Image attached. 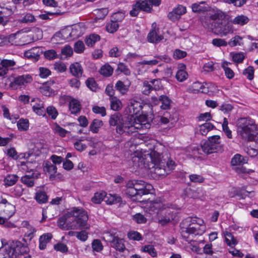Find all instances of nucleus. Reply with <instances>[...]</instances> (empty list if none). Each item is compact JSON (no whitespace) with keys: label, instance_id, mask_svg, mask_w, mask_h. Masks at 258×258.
<instances>
[{"label":"nucleus","instance_id":"obj_30","mask_svg":"<svg viewBox=\"0 0 258 258\" xmlns=\"http://www.w3.org/2000/svg\"><path fill=\"white\" fill-rule=\"evenodd\" d=\"M35 199L39 204H44L48 201V196L45 192L38 190L35 194Z\"/></svg>","mask_w":258,"mask_h":258},{"label":"nucleus","instance_id":"obj_48","mask_svg":"<svg viewBox=\"0 0 258 258\" xmlns=\"http://www.w3.org/2000/svg\"><path fill=\"white\" fill-rule=\"evenodd\" d=\"M228 125V121L226 117H224L222 125L223 131L225 133L228 138L231 139L232 138V133L231 131L229 128Z\"/></svg>","mask_w":258,"mask_h":258},{"label":"nucleus","instance_id":"obj_21","mask_svg":"<svg viewBox=\"0 0 258 258\" xmlns=\"http://www.w3.org/2000/svg\"><path fill=\"white\" fill-rule=\"evenodd\" d=\"M69 109L72 114H76L79 113L81 109L80 102L75 99L71 100L69 103Z\"/></svg>","mask_w":258,"mask_h":258},{"label":"nucleus","instance_id":"obj_23","mask_svg":"<svg viewBox=\"0 0 258 258\" xmlns=\"http://www.w3.org/2000/svg\"><path fill=\"white\" fill-rule=\"evenodd\" d=\"M136 7H139L140 11L147 13L151 12L152 6L151 4L148 3V1H139L136 3Z\"/></svg>","mask_w":258,"mask_h":258},{"label":"nucleus","instance_id":"obj_7","mask_svg":"<svg viewBox=\"0 0 258 258\" xmlns=\"http://www.w3.org/2000/svg\"><path fill=\"white\" fill-rule=\"evenodd\" d=\"M126 194L140 201L142 195L150 193L152 186L143 180H130L126 183Z\"/></svg>","mask_w":258,"mask_h":258},{"label":"nucleus","instance_id":"obj_62","mask_svg":"<svg viewBox=\"0 0 258 258\" xmlns=\"http://www.w3.org/2000/svg\"><path fill=\"white\" fill-rule=\"evenodd\" d=\"M186 55V52L178 49H175L173 53V57L175 59H181L184 58Z\"/></svg>","mask_w":258,"mask_h":258},{"label":"nucleus","instance_id":"obj_57","mask_svg":"<svg viewBox=\"0 0 258 258\" xmlns=\"http://www.w3.org/2000/svg\"><path fill=\"white\" fill-rule=\"evenodd\" d=\"M153 86V89L156 91L159 90L163 88L161 81L160 79H153L150 81Z\"/></svg>","mask_w":258,"mask_h":258},{"label":"nucleus","instance_id":"obj_60","mask_svg":"<svg viewBox=\"0 0 258 258\" xmlns=\"http://www.w3.org/2000/svg\"><path fill=\"white\" fill-rule=\"evenodd\" d=\"M85 49V45L83 41H78L74 45V50L77 53H82Z\"/></svg>","mask_w":258,"mask_h":258},{"label":"nucleus","instance_id":"obj_33","mask_svg":"<svg viewBox=\"0 0 258 258\" xmlns=\"http://www.w3.org/2000/svg\"><path fill=\"white\" fill-rule=\"evenodd\" d=\"M106 196V193L105 191L97 192L92 198L91 201L94 204H99L103 200H105Z\"/></svg>","mask_w":258,"mask_h":258},{"label":"nucleus","instance_id":"obj_56","mask_svg":"<svg viewBox=\"0 0 258 258\" xmlns=\"http://www.w3.org/2000/svg\"><path fill=\"white\" fill-rule=\"evenodd\" d=\"M187 73L183 70H178L176 75V78L180 82H183L187 79Z\"/></svg>","mask_w":258,"mask_h":258},{"label":"nucleus","instance_id":"obj_45","mask_svg":"<svg viewBox=\"0 0 258 258\" xmlns=\"http://www.w3.org/2000/svg\"><path fill=\"white\" fill-rule=\"evenodd\" d=\"M230 62L227 61H224L222 64V67L224 70L225 74L227 78L232 79L234 76L233 71L228 67L229 64H231Z\"/></svg>","mask_w":258,"mask_h":258},{"label":"nucleus","instance_id":"obj_55","mask_svg":"<svg viewBox=\"0 0 258 258\" xmlns=\"http://www.w3.org/2000/svg\"><path fill=\"white\" fill-rule=\"evenodd\" d=\"M46 111L48 115L50 116L52 119H55L58 115L57 110L52 106H48L46 108Z\"/></svg>","mask_w":258,"mask_h":258},{"label":"nucleus","instance_id":"obj_42","mask_svg":"<svg viewBox=\"0 0 258 258\" xmlns=\"http://www.w3.org/2000/svg\"><path fill=\"white\" fill-rule=\"evenodd\" d=\"M100 40V36L97 34H92L86 37L85 42L87 46L92 47L97 41Z\"/></svg>","mask_w":258,"mask_h":258},{"label":"nucleus","instance_id":"obj_15","mask_svg":"<svg viewBox=\"0 0 258 258\" xmlns=\"http://www.w3.org/2000/svg\"><path fill=\"white\" fill-rule=\"evenodd\" d=\"M158 29H156L155 28L151 29L147 36V40L150 43H158L162 39L163 37L158 34Z\"/></svg>","mask_w":258,"mask_h":258},{"label":"nucleus","instance_id":"obj_29","mask_svg":"<svg viewBox=\"0 0 258 258\" xmlns=\"http://www.w3.org/2000/svg\"><path fill=\"white\" fill-rule=\"evenodd\" d=\"M121 201V198L117 195H106L105 199V202L108 205L115 204L120 203Z\"/></svg>","mask_w":258,"mask_h":258},{"label":"nucleus","instance_id":"obj_46","mask_svg":"<svg viewBox=\"0 0 258 258\" xmlns=\"http://www.w3.org/2000/svg\"><path fill=\"white\" fill-rule=\"evenodd\" d=\"M245 163L243 157L239 154L235 155L231 159V163L232 166L241 165Z\"/></svg>","mask_w":258,"mask_h":258},{"label":"nucleus","instance_id":"obj_51","mask_svg":"<svg viewBox=\"0 0 258 258\" xmlns=\"http://www.w3.org/2000/svg\"><path fill=\"white\" fill-rule=\"evenodd\" d=\"M124 17V12L123 11H118L112 15L111 19L118 23L119 22H121Z\"/></svg>","mask_w":258,"mask_h":258},{"label":"nucleus","instance_id":"obj_36","mask_svg":"<svg viewBox=\"0 0 258 258\" xmlns=\"http://www.w3.org/2000/svg\"><path fill=\"white\" fill-rule=\"evenodd\" d=\"M111 108L115 111L119 110L122 108V103L116 97L110 98Z\"/></svg>","mask_w":258,"mask_h":258},{"label":"nucleus","instance_id":"obj_47","mask_svg":"<svg viewBox=\"0 0 258 258\" xmlns=\"http://www.w3.org/2000/svg\"><path fill=\"white\" fill-rule=\"evenodd\" d=\"M17 126L20 131H27L29 127V121L27 119H20L17 122Z\"/></svg>","mask_w":258,"mask_h":258},{"label":"nucleus","instance_id":"obj_3","mask_svg":"<svg viewBox=\"0 0 258 258\" xmlns=\"http://www.w3.org/2000/svg\"><path fill=\"white\" fill-rule=\"evenodd\" d=\"M205 23L209 28L221 36L233 32L232 25L224 19V14L220 11L210 12Z\"/></svg>","mask_w":258,"mask_h":258},{"label":"nucleus","instance_id":"obj_35","mask_svg":"<svg viewBox=\"0 0 258 258\" xmlns=\"http://www.w3.org/2000/svg\"><path fill=\"white\" fill-rule=\"evenodd\" d=\"M249 21V19L247 17L241 15L236 17L232 21V23L235 25H239L243 26L247 24Z\"/></svg>","mask_w":258,"mask_h":258},{"label":"nucleus","instance_id":"obj_27","mask_svg":"<svg viewBox=\"0 0 258 258\" xmlns=\"http://www.w3.org/2000/svg\"><path fill=\"white\" fill-rule=\"evenodd\" d=\"M130 86V83L125 84L123 82L121 81H118L115 85V88L122 95H124L128 91Z\"/></svg>","mask_w":258,"mask_h":258},{"label":"nucleus","instance_id":"obj_22","mask_svg":"<svg viewBox=\"0 0 258 258\" xmlns=\"http://www.w3.org/2000/svg\"><path fill=\"white\" fill-rule=\"evenodd\" d=\"M52 238V235L50 233L44 234L39 238V248L40 249H44L46 244Z\"/></svg>","mask_w":258,"mask_h":258},{"label":"nucleus","instance_id":"obj_34","mask_svg":"<svg viewBox=\"0 0 258 258\" xmlns=\"http://www.w3.org/2000/svg\"><path fill=\"white\" fill-rule=\"evenodd\" d=\"M225 241L227 244L230 246H235L237 243L236 239L233 236L231 233L226 231L224 233Z\"/></svg>","mask_w":258,"mask_h":258},{"label":"nucleus","instance_id":"obj_53","mask_svg":"<svg viewBox=\"0 0 258 258\" xmlns=\"http://www.w3.org/2000/svg\"><path fill=\"white\" fill-rule=\"evenodd\" d=\"M254 71L253 68L251 66H249L243 71V74L245 75L248 80H251L253 78Z\"/></svg>","mask_w":258,"mask_h":258},{"label":"nucleus","instance_id":"obj_5","mask_svg":"<svg viewBox=\"0 0 258 258\" xmlns=\"http://www.w3.org/2000/svg\"><path fill=\"white\" fill-rule=\"evenodd\" d=\"M237 132L245 141L251 142L255 140L258 132L255 120L249 117L239 118L236 121Z\"/></svg>","mask_w":258,"mask_h":258},{"label":"nucleus","instance_id":"obj_31","mask_svg":"<svg viewBox=\"0 0 258 258\" xmlns=\"http://www.w3.org/2000/svg\"><path fill=\"white\" fill-rule=\"evenodd\" d=\"M112 241V245L111 246L115 248L119 252H123L125 250V246L122 243V240L119 238H113L111 240Z\"/></svg>","mask_w":258,"mask_h":258},{"label":"nucleus","instance_id":"obj_8","mask_svg":"<svg viewBox=\"0 0 258 258\" xmlns=\"http://www.w3.org/2000/svg\"><path fill=\"white\" fill-rule=\"evenodd\" d=\"M142 109L143 102L142 100L138 98H133L128 100L127 106L125 109V112L128 116L135 118L134 115L140 114Z\"/></svg>","mask_w":258,"mask_h":258},{"label":"nucleus","instance_id":"obj_54","mask_svg":"<svg viewBox=\"0 0 258 258\" xmlns=\"http://www.w3.org/2000/svg\"><path fill=\"white\" fill-rule=\"evenodd\" d=\"M40 91L43 95L46 96H50L52 93V89L47 84L41 86Z\"/></svg>","mask_w":258,"mask_h":258},{"label":"nucleus","instance_id":"obj_40","mask_svg":"<svg viewBox=\"0 0 258 258\" xmlns=\"http://www.w3.org/2000/svg\"><path fill=\"white\" fill-rule=\"evenodd\" d=\"M36 21L34 16L31 13H26L21 16V18L19 20V22L21 23L28 24L34 22Z\"/></svg>","mask_w":258,"mask_h":258},{"label":"nucleus","instance_id":"obj_6","mask_svg":"<svg viewBox=\"0 0 258 258\" xmlns=\"http://www.w3.org/2000/svg\"><path fill=\"white\" fill-rule=\"evenodd\" d=\"M186 221L189 223L187 227L181 228V236L186 241L190 242L195 236L201 235L205 232L206 226L202 219L196 217L188 218Z\"/></svg>","mask_w":258,"mask_h":258},{"label":"nucleus","instance_id":"obj_63","mask_svg":"<svg viewBox=\"0 0 258 258\" xmlns=\"http://www.w3.org/2000/svg\"><path fill=\"white\" fill-rule=\"evenodd\" d=\"M128 237L130 239L139 241L142 239L141 234L137 231H131L128 233Z\"/></svg>","mask_w":258,"mask_h":258},{"label":"nucleus","instance_id":"obj_44","mask_svg":"<svg viewBox=\"0 0 258 258\" xmlns=\"http://www.w3.org/2000/svg\"><path fill=\"white\" fill-rule=\"evenodd\" d=\"M118 27V24L111 19L110 22L107 23L106 30L110 33H113L117 30Z\"/></svg>","mask_w":258,"mask_h":258},{"label":"nucleus","instance_id":"obj_14","mask_svg":"<svg viewBox=\"0 0 258 258\" xmlns=\"http://www.w3.org/2000/svg\"><path fill=\"white\" fill-rule=\"evenodd\" d=\"M162 203L158 201H153L149 203L146 207V212H148L150 215L155 213L157 214L162 210Z\"/></svg>","mask_w":258,"mask_h":258},{"label":"nucleus","instance_id":"obj_59","mask_svg":"<svg viewBox=\"0 0 258 258\" xmlns=\"http://www.w3.org/2000/svg\"><path fill=\"white\" fill-rule=\"evenodd\" d=\"M133 219L139 224L145 223L147 219L143 215L140 213H137L133 216Z\"/></svg>","mask_w":258,"mask_h":258},{"label":"nucleus","instance_id":"obj_43","mask_svg":"<svg viewBox=\"0 0 258 258\" xmlns=\"http://www.w3.org/2000/svg\"><path fill=\"white\" fill-rule=\"evenodd\" d=\"M162 103L161 108L166 110L170 108L171 100L166 95H161L159 99Z\"/></svg>","mask_w":258,"mask_h":258},{"label":"nucleus","instance_id":"obj_61","mask_svg":"<svg viewBox=\"0 0 258 258\" xmlns=\"http://www.w3.org/2000/svg\"><path fill=\"white\" fill-rule=\"evenodd\" d=\"M44 56L49 60L55 59L57 57L56 51L53 49H50L45 51L44 53Z\"/></svg>","mask_w":258,"mask_h":258},{"label":"nucleus","instance_id":"obj_2","mask_svg":"<svg viewBox=\"0 0 258 258\" xmlns=\"http://www.w3.org/2000/svg\"><path fill=\"white\" fill-rule=\"evenodd\" d=\"M88 216L86 211L82 208H74L59 219L58 225L63 230L88 229Z\"/></svg>","mask_w":258,"mask_h":258},{"label":"nucleus","instance_id":"obj_49","mask_svg":"<svg viewBox=\"0 0 258 258\" xmlns=\"http://www.w3.org/2000/svg\"><path fill=\"white\" fill-rule=\"evenodd\" d=\"M201 191V189L199 188L197 189L196 190H194L190 188H188L184 190V192L187 194V196L189 197L190 198L198 199L200 198V196L198 195V194H199L200 191Z\"/></svg>","mask_w":258,"mask_h":258},{"label":"nucleus","instance_id":"obj_39","mask_svg":"<svg viewBox=\"0 0 258 258\" xmlns=\"http://www.w3.org/2000/svg\"><path fill=\"white\" fill-rule=\"evenodd\" d=\"M113 72V69L109 64H105L102 66L99 73L105 77H109L112 75Z\"/></svg>","mask_w":258,"mask_h":258},{"label":"nucleus","instance_id":"obj_18","mask_svg":"<svg viewBox=\"0 0 258 258\" xmlns=\"http://www.w3.org/2000/svg\"><path fill=\"white\" fill-rule=\"evenodd\" d=\"M209 142L213 145V147L216 148L217 152H222L223 151V147L221 144L220 137L219 136H213L208 138Z\"/></svg>","mask_w":258,"mask_h":258},{"label":"nucleus","instance_id":"obj_32","mask_svg":"<svg viewBox=\"0 0 258 258\" xmlns=\"http://www.w3.org/2000/svg\"><path fill=\"white\" fill-rule=\"evenodd\" d=\"M141 250L142 252L148 253L153 257L157 256V252L153 245H145L141 247Z\"/></svg>","mask_w":258,"mask_h":258},{"label":"nucleus","instance_id":"obj_19","mask_svg":"<svg viewBox=\"0 0 258 258\" xmlns=\"http://www.w3.org/2000/svg\"><path fill=\"white\" fill-rule=\"evenodd\" d=\"M123 116L119 113H115L111 115L109 120V124L111 126H116L117 128L119 125L121 121H123Z\"/></svg>","mask_w":258,"mask_h":258},{"label":"nucleus","instance_id":"obj_38","mask_svg":"<svg viewBox=\"0 0 258 258\" xmlns=\"http://www.w3.org/2000/svg\"><path fill=\"white\" fill-rule=\"evenodd\" d=\"M214 125L210 122H206L200 125L199 132L203 136L206 135L209 132L214 128Z\"/></svg>","mask_w":258,"mask_h":258},{"label":"nucleus","instance_id":"obj_58","mask_svg":"<svg viewBox=\"0 0 258 258\" xmlns=\"http://www.w3.org/2000/svg\"><path fill=\"white\" fill-rule=\"evenodd\" d=\"M245 58V55L242 52H238L233 54L232 59L233 61L236 63H241Z\"/></svg>","mask_w":258,"mask_h":258},{"label":"nucleus","instance_id":"obj_37","mask_svg":"<svg viewBox=\"0 0 258 258\" xmlns=\"http://www.w3.org/2000/svg\"><path fill=\"white\" fill-rule=\"evenodd\" d=\"M103 125L102 120L94 119L90 125V130L93 133H97L99 131V128Z\"/></svg>","mask_w":258,"mask_h":258},{"label":"nucleus","instance_id":"obj_28","mask_svg":"<svg viewBox=\"0 0 258 258\" xmlns=\"http://www.w3.org/2000/svg\"><path fill=\"white\" fill-rule=\"evenodd\" d=\"M213 145L209 142L208 140L202 145L201 148L204 152L207 154L217 152L216 151V148L215 147H213Z\"/></svg>","mask_w":258,"mask_h":258},{"label":"nucleus","instance_id":"obj_41","mask_svg":"<svg viewBox=\"0 0 258 258\" xmlns=\"http://www.w3.org/2000/svg\"><path fill=\"white\" fill-rule=\"evenodd\" d=\"M21 182L28 187H32L34 184V178L33 174L31 175H26L22 177Z\"/></svg>","mask_w":258,"mask_h":258},{"label":"nucleus","instance_id":"obj_10","mask_svg":"<svg viewBox=\"0 0 258 258\" xmlns=\"http://www.w3.org/2000/svg\"><path fill=\"white\" fill-rule=\"evenodd\" d=\"M0 208L3 209L0 214L7 220L10 218L15 212V206L9 203L5 199H3L0 202Z\"/></svg>","mask_w":258,"mask_h":258},{"label":"nucleus","instance_id":"obj_13","mask_svg":"<svg viewBox=\"0 0 258 258\" xmlns=\"http://www.w3.org/2000/svg\"><path fill=\"white\" fill-rule=\"evenodd\" d=\"M32 81V78L29 75L19 76L14 78V81L11 83L12 87H21L25 86Z\"/></svg>","mask_w":258,"mask_h":258},{"label":"nucleus","instance_id":"obj_4","mask_svg":"<svg viewBox=\"0 0 258 258\" xmlns=\"http://www.w3.org/2000/svg\"><path fill=\"white\" fill-rule=\"evenodd\" d=\"M150 124L148 122L144 115H140L137 118H132L131 116H124L123 121H121L120 125L116 128L117 133L130 134L136 132L137 129L150 128Z\"/></svg>","mask_w":258,"mask_h":258},{"label":"nucleus","instance_id":"obj_64","mask_svg":"<svg viewBox=\"0 0 258 258\" xmlns=\"http://www.w3.org/2000/svg\"><path fill=\"white\" fill-rule=\"evenodd\" d=\"M241 40L242 37H241L239 36L236 35L230 40L228 44L231 47L235 46L237 45H240L241 44L240 41Z\"/></svg>","mask_w":258,"mask_h":258},{"label":"nucleus","instance_id":"obj_52","mask_svg":"<svg viewBox=\"0 0 258 258\" xmlns=\"http://www.w3.org/2000/svg\"><path fill=\"white\" fill-rule=\"evenodd\" d=\"M92 247L94 251L100 252L103 249V246L99 239H95L92 243Z\"/></svg>","mask_w":258,"mask_h":258},{"label":"nucleus","instance_id":"obj_1","mask_svg":"<svg viewBox=\"0 0 258 258\" xmlns=\"http://www.w3.org/2000/svg\"><path fill=\"white\" fill-rule=\"evenodd\" d=\"M150 150L146 153L145 151L144 157L142 155H135L132 158L134 166L142 167L145 166L146 162L150 160L153 165L151 167V172L159 177H163L169 174L171 170L174 169L175 162L170 157L167 152L160 154L157 150Z\"/></svg>","mask_w":258,"mask_h":258},{"label":"nucleus","instance_id":"obj_16","mask_svg":"<svg viewBox=\"0 0 258 258\" xmlns=\"http://www.w3.org/2000/svg\"><path fill=\"white\" fill-rule=\"evenodd\" d=\"M32 102H35L32 107L33 111L39 115H45V109L44 108L43 102L38 98L33 99Z\"/></svg>","mask_w":258,"mask_h":258},{"label":"nucleus","instance_id":"obj_26","mask_svg":"<svg viewBox=\"0 0 258 258\" xmlns=\"http://www.w3.org/2000/svg\"><path fill=\"white\" fill-rule=\"evenodd\" d=\"M209 7L206 5L205 2H202L200 4H194L191 6V9L194 12L201 13L208 11Z\"/></svg>","mask_w":258,"mask_h":258},{"label":"nucleus","instance_id":"obj_24","mask_svg":"<svg viewBox=\"0 0 258 258\" xmlns=\"http://www.w3.org/2000/svg\"><path fill=\"white\" fill-rule=\"evenodd\" d=\"M19 177L16 174H8L4 179V185L6 186H13L16 184Z\"/></svg>","mask_w":258,"mask_h":258},{"label":"nucleus","instance_id":"obj_17","mask_svg":"<svg viewBox=\"0 0 258 258\" xmlns=\"http://www.w3.org/2000/svg\"><path fill=\"white\" fill-rule=\"evenodd\" d=\"M3 242L2 239H0V258H14L13 253L12 252V249L9 245L3 246Z\"/></svg>","mask_w":258,"mask_h":258},{"label":"nucleus","instance_id":"obj_20","mask_svg":"<svg viewBox=\"0 0 258 258\" xmlns=\"http://www.w3.org/2000/svg\"><path fill=\"white\" fill-rule=\"evenodd\" d=\"M72 74L77 77H80L83 74V69L81 64L78 62L72 64L70 67Z\"/></svg>","mask_w":258,"mask_h":258},{"label":"nucleus","instance_id":"obj_50","mask_svg":"<svg viewBox=\"0 0 258 258\" xmlns=\"http://www.w3.org/2000/svg\"><path fill=\"white\" fill-rule=\"evenodd\" d=\"M153 89V86L150 82L145 81L143 82L142 92L144 94L148 95Z\"/></svg>","mask_w":258,"mask_h":258},{"label":"nucleus","instance_id":"obj_11","mask_svg":"<svg viewBox=\"0 0 258 258\" xmlns=\"http://www.w3.org/2000/svg\"><path fill=\"white\" fill-rule=\"evenodd\" d=\"M158 223L164 226L173 220L174 217V213L170 209H162L157 214Z\"/></svg>","mask_w":258,"mask_h":258},{"label":"nucleus","instance_id":"obj_25","mask_svg":"<svg viewBox=\"0 0 258 258\" xmlns=\"http://www.w3.org/2000/svg\"><path fill=\"white\" fill-rule=\"evenodd\" d=\"M191 88L193 92L195 93L198 92L206 93L208 91V88L206 86V85L199 82L194 83Z\"/></svg>","mask_w":258,"mask_h":258},{"label":"nucleus","instance_id":"obj_12","mask_svg":"<svg viewBox=\"0 0 258 258\" xmlns=\"http://www.w3.org/2000/svg\"><path fill=\"white\" fill-rule=\"evenodd\" d=\"M186 8L182 5H178L175 8L172 12L169 13L168 17L172 21H176L178 20L181 15L186 13Z\"/></svg>","mask_w":258,"mask_h":258},{"label":"nucleus","instance_id":"obj_9","mask_svg":"<svg viewBox=\"0 0 258 258\" xmlns=\"http://www.w3.org/2000/svg\"><path fill=\"white\" fill-rule=\"evenodd\" d=\"M9 246L12 249L11 251L13 253L14 258L26 254L29 251V248L25 241L24 242L20 241H13Z\"/></svg>","mask_w":258,"mask_h":258}]
</instances>
